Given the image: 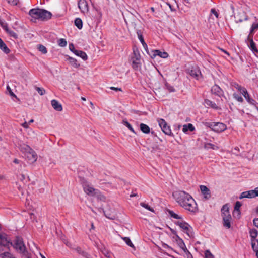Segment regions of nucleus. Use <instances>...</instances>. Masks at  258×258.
<instances>
[{
    "mask_svg": "<svg viewBox=\"0 0 258 258\" xmlns=\"http://www.w3.org/2000/svg\"><path fill=\"white\" fill-rule=\"evenodd\" d=\"M176 202L185 209L196 213L198 209L197 204L192 197L183 191H177L173 193Z\"/></svg>",
    "mask_w": 258,
    "mask_h": 258,
    "instance_id": "nucleus-1",
    "label": "nucleus"
},
{
    "mask_svg": "<svg viewBox=\"0 0 258 258\" xmlns=\"http://www.w3.org/2000/svg\"><path fill=\"white\" fill-rule=\"evenodd\" d=\"M30 16L35 19L47 20L51 18V13L45 10L39 8L31 9L29 12Z\"/></svg>",
    "mask_w": 258,
    "mask_h": 258,
    "instance_id": "nucleus-2",
    "label": "nucleus"
},
{
    "mask_svg": "<svg viewBox=\"0 0 258 258\" xmlns=\"http://www.w3.org/2000/svg\"><path fill=\"white\" fill-rule=\"evenodd\" d=\"M206 126L216 132H221L226 129V125L221 122H205Z\"/></svg>",
    "mask_w": 258,
    "mask_h": 258,
    "instance_id": "nucleus-3",
    "label": "nucleus"
},
{
    "mask_svg": "<svg viewBox=\"0 0 258 258\" xmlns=\"http://www.w3.org/2000/svg\"><path fill=\"white\" fill-rule=\"evenodd\" d=\"M131 61L132 67L135 70H139L141 68V57L138 51H134Z\"/></svg>",
    "mask_w": 258,
    "mask_h": 258,
    "instance_id": "nucleus-4",
    "label": "nucleus"
},
{
    "mask_svg": "<svg viewBox=\"0 0 258 258\" xmlns=\"http://www.w3.org/2000/svg\"><path fill=\"white\" fill-rule=\"evenodd\" d=\"M82 186L84 191L89 196H94L98 193V189L94 188L87 181L83 182Z\"/></svg>",
    "mask_w": 258,
    "mask_h": 258,
    "instance_id": "nucleus-5",
    "label": "nucleus"
},
{
    "mask_svg": "<svg viewBox=\"0 0 258 258\" xmlns=\"http://www.w3.org/2000/svg\"><path fill=\"white\" fill-rule=\"evenodd\" d=\"M14 247L20 252H24L25 250V246L23 243L22 238L21 237H16L15 239Z\"/></svg>",
    "mask_w": 258,
    "mask_h": 258,
    "instance_id": "nucleus-6",
    "label": "nucleus"
},
{
    "mask_svg": "<svg viewBox=\"0 0 258 258\" xmlns=\"http://www.w3.org/2000/svg\"><path fill=\"white\" fill-rule=\"evenodd\" d=\"M176 224L178 225L189 236L191 235L189 233V225L185 222L182 219L178 220L176 222Z\"/></svg>",
    "mask_w": 258,
    "mask_h": 258,
    "instance_id": "nucleus-7",
    "label": "nucleus"
},
{
    "mask_svg": "<svg viewBox=\"0 0 258 258\" xmlns=\"http://www.w3.org/2000/svg\"><path fill=\"white\" fill-rule=\"evenodd\" d=\"M222 216L223 226L226 228L229 229L231 227V222L232 220L231 215L226 213L225 215H222Z\"/></svg>",
    "mask_w": 258,
    "mask_h": 258,
    "instance_id": "nucleus-8",
    "label": "nucleus"
},
{
    "mask_svg": "<svg viewBox=\"0 0 258 258\" xmlns=\"http://www.w3.org/2000/svg\"><path fill=\"white\" fill-rule=\"evenodd\" d=\"M241 94L249 104L254 105L256 107V109L258 111V103L254 99L250 97L246 89L243 90V91L242 92Z\"/></svg>",
    "mask_w": 258,
    "mask_h": 258,
    "instance_id": "nucleus-9",
    "label": "nucleus"
},
{
    "mask_svg": "<svg viewBox=\"0 0 258 258\" xmlns=\"http://www.w3.org/2000/svg\"><path fill=\"white\" fill-rule=\"evenodd\" d=\"M78 5L81 12L84 13L88 11V5L86 0H79L78 3Z\"/></svg>",
    "mask_w": 258,
    "mask_h": 258,
    "instance_id": "nucleus-10",
    "label": "nucleus"
},
{
    "mask_svg": "<svg viewBox=\"0 0 258 258\" xmlns=\"http://www.w3.org/2000/svg\"><path fill=\"white\" fill-rule=\"evenodd\" d=\"M235 18L236 23L241 22L243 20H247L248 19L245 12L242 10L238 12Z\"/></svg>",
    "mask_w": 258,
    "mask_h": 258,
    "instance_id": "nucleus-11",
    "label": "nucleus"
},
{
    "mask_svg": "<svg viewBox=\"0 0 258 258\" xmlns=\"http://www.w3.org/2000/svg\"><path fill=\"white\" fill-rule=\"evenodd\" d=\"M189 73L191 76L197 79H199L201 75V72L197 67H191L189 69Z\"/></svg>",
    "mask_w": 258,
    "mask_h": 258,
    "instance_id": "nucleus-12",
    "label": "nucleus"
},
{
    "mask_svg": "<svg viewBox=\"0 0 258 258\" xmlns=\"http://www.w3.org/2000/svg\"><path fill=\"white\" fill-rule=\"evenodd\" d=\"M200 188L204 199L205 200L209 199L211 197V192L208 187L205 185H201Z\"/></svg>",
    "mask_w": 258,
    "mask_h": 258,
    "instance_id": "nucleus-13",
    "label": "nucleus"
},
{
    "mask_svg": "<svg viewBox=\"0 0 258 258\" xmlns=\"http://www.w3.org/2000/svg\"><path fill=\"white\" fill-rule=\"evenodd\" d=\"M249 234L251 238V245H253V244H256V238L258 235V231L255 229H250L249 230Z\"/></svg>",
    "mask_w": 258,
    "mask_h": 258,
    "instance_id": "nucleus-14",
    "label": "nucleus"
},
{
    "mask_svg": "<svg viewBox=\"0 0 258 258\" xmlns=\"http://www.w3.org/2000/svg\"><path fill=\"white\" fill-rule=\"evenodd\" d=\"M26 156L28 160L32 162L36 161L37 159V154L33 149H32L31 151L27 152Z\"/></svg>",
    "mask_w": 258,
    "mask_h": 258,
    "instance_id": "nucleus-15",
    "label": "nucleus"
},
{
    "mask_svg": "<svg viewBox=\"0 0 258 258\" xmlns=\"http://www.w3.org/2000/svg\"><path fill=\"white\" fill-rule=\"evenodd\" d=\"M204 105L206 107H211L216 110L220 109L215 103L208 99H205L204 100Z\"/></svg>",
    "mask_w": 258,
    "mask_h": 258,
    "instance_id": "nucleus-16",
    "label": "nucleus"
},
{
    "mask_svg": "<svg viewBox=\"0 0 258 258\" xmlns=\"http://www.w3.org/2000/svg\"><path fill=\"white\" fill-rule=\"evenodd\" d=\"M51 104L53 108L57 111H61L62 110V106L60 103L56 100L53 99L51 101Z\"/></svg>",
    "mask_w": 258,
    "mask_h": 258,
    "instance_id": "nucleus-17",
    "label": "nucleus"
},
{
    "mask_svg": "<svg viewBox=\"0 0 258 258\" xmlns=\"http://www.w3.org/2000/svg\"><path fill=\"white\" fill-rule=\"evenodd\" d=\"M10 244L9 240L7 239V235L3 233L0 234V244L6 246Z\"/></svg>",
    "mask_w": 258,
    "mask_h": 258,
    "instance_id": "nucleus-18",
    "label": "nucleus"
},
{
    "mask_svg": "<svg viewBox=\"0 0 258 258\" xmlns=\"http://www.w3.org/2000/svg\"><path fill=\"white\" fill-rule=\"evenodd\" d=\"M75 251L79 254L86 258H91L90 255L86 251L83 250L81 247H77L75 248Z\"/></svg>",
    "mask_w": 258,
    "mask_h": 258,
    "instance_id": "nucleus-19",
    "label": "nucleus"
},
{
    "mask_svg": "<svg viewBox=\"0 0 258 258\" xmlns=\"http://www.w3.org/2000/svg\"><path fill=\"white\" fill-rule=\"evenodd\" d=\"M74 53L77 55L81 58H82L84 60H86L88 58V56L86 53L81 50H74Z\"/></svg>",
    "mask_w": 258,
    "mask_h": 258,
    "instance_id": "nucleus-20",
    "label": "nucleus"
},
{
    "mask_svg": "<svg viewBox=\"0 0 258 258\" xmlns=\"http://www.w3.org/2000/svg\"><path fill=\"white\" fill-rule=\"evenodd\" d=\"M104 214L105 217L109 219L114 220L116 218V214L113 211L109 212L106 210L104 211Z\"/></svg>",
    "mask_w": 258,
    "mask_h": 258,
    "instance_id": "nucleus-21",
    "label": "nucleus"
},
{
    "mask_svg": "<svg viewBox=\"0 0 258 258\" xmlns=\"http://www.w3.org/2000/svg\"><path fill=\"white\" fill-rule=\"evenodd\" d=\"M211 92L213 94L220 95L222 93V91L219 86L215 85L212 87Z\"/></svg>",
    "mask_w": 258,
    "mask_h": 258,
    "instance_id": "nucleus-22",
    "label": "nucleus"
},
{
    "mask_svg": "<svg viewBox=\"0 0 258 258\" xmlns=\"http://www.w3.org/2000/svg\"><path fill=\"white\" fill-rule=\"evenodd\" d=\"M159 56L160 57L166 58L168 57V54L166 52H161L159 50H156L154 51V56Z\"/></svg>",
    "mask_w": 258,
    "mask_h": 258,
    "instance_id": "nucleus-23",
    "label": "nucleus"
},
{
    "mask_svg": "<svg viewBox=\"0 0 258 258\" xmlns=\"http://www.w3.org/2000/svg\"><path fill=\"white\" fill-rule=\"evenodd\" d=\"M0 49L5 53L8 54L10 52V49L7 47L5 43L0 38Z\"/></svg>",
    "mask_w": 258,
    "mask_h": 258,
    "instance_id": "nucleus-24",
    "label": "nucleus"
},
{
    "mask_svg": "<svg viewBox=\"0 0 258 258\" xmlns=\"http://www.w3.org/2000/svg\"><path fill=\"white\" fill-rule=\"evenodd\" d=\"M20 149L21 151L26 153V154L27 153V152L31 151L32 149L29 146L25 144L20 145Z\"/></svg>",
    "mask_w": 258,
    "mask_h": 258,
    "instance_id": "nucleus-25",
    "label": "nucleus"
},
{
    "mask_svg": "<svg viewBox=\"0 0 258 258\" xmlns=\"http://www.w3.org/2000/svg\"><path fill=\"white\" fill-rule=\"evenodd\" d=\"M167 212L168 214L172 218L178 219L179 220H181L182 219V216L181 215H179L175 213L173 211L170 210H167Z\"/></svg>",
    "mask_w": 258,
    "mask_h": 258,
    "instance_id": "nucleus-26",
    "label": "nucleus"
},
{
    "mask_svg": "<svg viewBox=\"0 0 258 258\" xmlns=\"http://www.w3.org/2000/svg\"><path fill=\"white\" fill-rule=\"evenodd\" d=\"M68 60L70 63L74 67L77 68L80 66V64L78 63L77 60L72 57H69Z\"/></svg>",
    "mask_w": 258,
    "mask_h": 258,
    "instance_id": "nucleus-27",
    "label": "nucleus"
},
{
    "mask_svg": "<svg viewBox=\"0 0 258 258\" xmlns=\"http://www.w3.org/2000/svg\"><path fill=\"white\" fill-rule=\"evenodd\" d=\"M188 130L190 131L195 130V127L192 124L188 123V124H185L183 126L182 131L183 132L186 133Z\"/></svg>",
    "mask_w": 258,
    "mask_h": 258,
    "instance_id": "nucleus-28",
    "label": "nucleus"
},
{
    "mask_svg": "<svg viewBox=\"0 0 258 258\" xmlns=\"http://www.w3.org/2000/svg\"><path fill=\"white\" fill-rule=\"evenodd\" d=\"M140 130L142 132L145 134H148L150 131V127L144 123H141L140 124Z\"/></svg>",
    "mask_w": 258,
    "mask_h": 258,
    "instance_id": "nucleus-29",
    "label": "nucleus"
},
{
    "mask_svg": "<svg viewBox=\"0 0 258 258\" xmlns=\"http://www.w3.org/2000/svg\"><path fill=\"white\" fill-rule=\"evenodd\" d=\"M176 241L178 245L181 249H182L183 248L185 247V244L184 242H183V240L181 238H180L178 235H176Z\"/></svg>",
    "mask_w": 258,
    "mask_h": 258,
    "instance_id": "nucleus-30",
    "label": "nucleus"
},
{
    "mask_svg": "<svg viewBox=\"0 0 258 258\" xmlns=\"http://www.w3.org/2000/svg\"><path fill=\"white\" fill-rule=\"evenodd\" d=\"M161 129L165 134L170 136L172 135L170 127L169 126L167 125V124H166V125L163 126V127Z\"/></svg>",
    "mask_w": 258,
    "mask_h": 258,
    "instance_id": "nucleus-31",
    "label": "nucleus"
},
{
    "mask_svg": "<svg viewBox=\"0 0 258 258\" xmlns=\"http://www.w3.org/2000/svg\"><path fill=\"white\" fill-rule=\"evenodd\" d=\"M231 86L234 88H235L236 89H237L239 91H240L241 92V93H242V92L243 91V90H245V88L241 87L240 85H238L237 83H236V82H232L231 84Z\"/></svg>",
    "mask_w": 258,
    "mask_h": 258,
    "instance_id": "nucleus-32",
    "label": "nucleus"
},
{
    "mask_svg": "<svg viewBox=\"0 0 258 258\" xmlns=\"http://www.w3.org/2000/svg\"><path fill=\"white\" fill-rule=\"evenodd\" d=\"M75 24L78 29H82L83 26L82 21L80 18H77L75 19Z\"/></svg>",
    "mask_w": 258,
    "mask_h": 258,
    "instance_id": "nucleus-33",
    "label": "nucleus"
},
{
    "mask_svg": "<svg viewBox=\"0 0 258 258\" xmlns=\"http://www.w3.org/2000/svg\"><path fill=\"white\" fill-rule=\"evenodd\" d=\"M122 239L125 241L127 245H128L131 247L133 248L134 250H135V246L132 243L130 239L128 237H122Z\"/></svg>",
    "mask_w": 258,
    "mask_h": 258,
    "instance_id": "nucleus-34",
    "label": "nucleus"
},
{
    "mask_svg": "<svg viewBox=\"0 0 258 258\" xmlns=\"http://www.w3.org/2000/svg\"><path fill=\"white\" fill-rule=\"evenodd\" d=\"M250 47L253 52L256 53L258 52L255 44L252 39H250Z\"/></svg>",
    "mask_w": 258,
    "mask_h": 258,
    "instance_id": "nucleus-35",
    "label": "nucleus"
},
{
    "mask_svg": "<svg viewBox=\"0 0 258 258\" xmlns=\"http://www.w3.org/2000/svg\"><path fill=\"white\" fill-rule=\"evenodd\" d=\"M6 32L11 37H12L15 39L18 38L17 34L13 31L8 29V30L6 31Z\"/></svg>",
    "mask_w": 258,
    "mask_h": 258,
    "instance_id": "nucleus-36",
    "label": "nucleus"
},
{
    "mask_svg": "<svg viewBox=\"0 0 258 258\" xmlns=\"http://www.w3.org/2000/svg\"><path fill=\"white\" fill-rule=\"evenodd\" d=\"M93 197H97L98 199H99L101 201H104L105 200V197L103 195L101 194V193L99 190H98V193L97 194H95Z\"/></svg>",
    "mask_w": 258,
    "mask_h": 258,
    "instance_id": "nucleus-37",
    "label": "nucleus"
},
{
    "mask_svg": "<svg viewBox=\"0 0 258 258\" xmlns=\"http://www.w3.org/2000/svg\"><path fill=\"white\" fill-rule=\"evenodd\" d=\"M102 253L105 256L108 258H111L110 252L108 250L106 249L105 248L101 250Z\"/></svg>",
    "mask_w": 258,
    "mask_h": 258,
    "instance_id": "nucleus-38",
    "label": "nucleus"
},
{
    "mask_svg": "<svg viewBox=\"0 0 258 258\" xmlns=\"http://www.w3.org/2000/svg\"><path fill=\"white\" fill-rule=\"evenodd\" d=\"M38 49L43 54H46L47 52V49L44 45L41 44L39 45L38 46Z\"/></svg>",
    "mask_w": 258,
    "mask_h": 258,
    "instance_id": "nucleus-39",
    "label": "nucleus"
},
{
    "mask_svg": "<svg viewBox=\"0 0 258 258\" xmlns=\"http://www.w3.org/2000/svg\"><path fill=\"white\" fill-rule=\"evenodd\" d=\"M222 215H225V213H227L230 214L229 211V207L227 205H224L221 209Z\"/></svg>",
    "mask_w": 258,
    "mask_h": 258,
    "instance_id": "nucleus-40",
    "label": "nucleus"
},
{
    "mask_svg": "<svg viewBox=\"0 0 258 258\" xmlns=\"http://www.w3.org/2000/svg\"><path fill=\"white\" fill-rule=\"evenodd\" d=\"M58 43L60 46L64 47L67 45V42L64 39L61 38L58 40Z\"/></svg>",
    "mask_w": 258,
    "mask_h": 258,
    "instance_id": "nucleus-41",
    "label": "nucleus"
},
{
    "mask_svg": "<svg viewBox=\"0 0 258 258\" xmlns=\"http://www.w3.org/2000/svg\"><path fill=\"white\" fill-rule=\"evenodd\" d=\"M233 96L235 99H236L237 101H238L239 102L241 103L243 101V98L241 96L238 95L236 93H234L233 94Z\"/></svg>",
    "mask_w": 258,
    "mask_h": 258,
    "instance_id": "nucleus-42",
    "label": "nucleus"
},
{
    "mask_svg": "<svg viewBox=\"0 0 258 258\" xmlns=\"http://www.w3.org/2000/svg\"><path fill=\"white\" fill-rule=\"evenodd\" d=\"M158 122L159 125L160 126L161 128H163V126H164L165 125H166V124H167V123L165 121V120L164 119H161V118L158 119Z\"/></svg>",
    "mask_w": 258,
    "mask_h": 258,
    "instance_id": "nucleus-43",
    "label": "nucleus"
},
{
    "mask_svg": "<svg viewBox=\"0 0 258 258\" xmlns=\"http://www.w3.org/2000/svg\"><path fill=\"white\" fill-rule=\"evenodd\" d=\"M123 123L124 125H125L131 132L135 133V132L131 125L126 120H123Z\"/></svg>",
    "mask_w": 258,
    "mask_h": 258,
    "instance_id": "nucleus-44",
    "label": "nucleus"
},
{
    "mask_svg": "<svg viewBox=\"0 0 258 258\" xmlns=\"http://www.w3.org/2000/svg\"><path fill=\"white\" fill-rule=\"evenodd\" d=\"M140 205L142 207L147 209V210H148L152 212H154L153 209L152 208H151L150 206H149L148 204H147L145 203H143V202L141 203Z\"/></svg>",
    "mask_w": 258,
    "mask_h": 258,
    "instance_id": "nucleus-45",
    "label": "nucleus"
},
{
    "mask_svg": "<svg viewBox=\"0 0 258 258\" xmlns=\"http://www.w3.org/2000/svg\"><path fill=\"white\" fill-rule=\"evenodd\" d=\"M257 244H253L252 245V249L256 252V256L258 258V240H256Z\"/></svg>",
    "mask_w": 258,
    "mask_h": 258,
    "instance_id": "nucleus-46",
    "label": "nucleus"
},
{
    "mask_svg": "<svg viewBox=\"0 0 258 258\" xmlns=\"http://www.w3.org/2000/svg\"><path fill=\"white\" fill-rule=\"evenodd\" d=\"M205 258H215L214 256L211 253V252L209 250H205Z\"/></svg>",
    "mask_w": 258,
    "mask_h": 258,
    "instance_id": "nucleus-47",
    "label": "nucleus"
},
{
    "mask_svg": "<svg viewBox=\"0 0 258 258\" xmlns=\"http://www.w3.org/2000/svg\"><path fill=\"white\" fill-rule=\"evenodd\" d=\"M247 192V198H252L255 197V194L253 190L246 191Z\"/></svg>",
    "mask_w": 258,
    "mask_h": 258,
    "instance_id": "nucleus-48",
    "label": "nucleus"
},
{
    "mask_svg": "<svg viewBox=\"0 0 258 258\" xmlns=\"http://www.w3.org/2000/svg\"><path fill=\"white\" fill-rule=\"evenodd\" d=\"M36 90L40 95H43L45 93V90L40 87H36Z\"/></svg>",
    "mask_w": 258,
    "mask_h": 258,
    "instance_id": "nucleus-49",
    "label": "nucleus"
},
{
    "mask_svg": "<svg viewBox=\"0 0 258 258\" xmlns=\"http://www.w3.org/2000/svg\"><path fill=\"white\" fill-rule=\"evenodd\" d=\"M2 258H11L13 255L9 252H4L1 254Z\"/></svg>",
    "mask_w": 258,
    "mask_h": 258,
    "instance_id": "nucleus-50",
    "label": "nucleus"
},
{
    "mask_svg": "<svg viewBox=\"0 0 258 258\" xmlns=\"http://www.w3.org/2000/svg\"><path fill=\"white\" fill-rule=\"evenodd\" d=\"M0 25L2 27V28L6 31L9 29L8 27V25L7 23L3 22L0 19Z\"/></svg>",
    "mask_w": 258,
    "mask_h": 258,
    "instance_id": "nucleus-51",
    "label": "nucleus"
},
{
    "mask_svg": "<svg viewBox=\"0 0 258 258\" xmlns=\"http://www.w3.org/2000/svg\"><path fill=\"white\" fill-rule=\"evenodd\" d=\"M138 38H139L140 41H141V42L142 43V44H143V45L144 46H147V45L144 40V38H143V36L141 34H140L139 33H138Z\"/></svg>",
    "mask_w": 258,
    "mask_h": 258,
    "instance_id": "nucleus-52",
    "label": "nucleus"
},
{
    "mask_svg": "<svg viewBox=\"0 0 258 258\" xmlns=\"http://www.w3.org/2000/svg\"><path fill=\"white\" fill-rule=\"evenodd\" d=\"M241 206V204L240 202L237 201L235 203V205L234 207V210H236L237 212H238V210H240V208Z\"/></svg>",
    "mask_w": 258,
    "mask_h": 258,
    "instance_id": "nucleus-53",
    "label": "nucleus"
},
{
    "mask_svg": "<svg viewBox=\"0 0 258 258\" xmlns=\"http://www.w3.org/2000/svg\"><path fill=\"white\" fill-rule=\"evenodd\" d=\"M257 29H258V23L256 24H253L252 25V26L251 28L250 33H253V32L254 30H257Z\"/></svg>",
    "mask_w": 258,
    "mask_h": 258,
    "instance_id": "nucleus-54",
    "label": "nucleus"
},
{
    "mask_svg": "<svg viewBox=\"0 0 258 258\" xmlns=\"http://www.w3.org/2000/svg\"><path fill=\"white\" fill-rule=\"evenodd\" d=\"M166 88L168 90V91L170 92H174L175 89L173 87L170 86L168 84L166 83L165 84Z\"/></svg>",
    "mask_w": 258,
    "mask_h": 258,
    "instance_id": "nucleus-55",
    "label": "nucleus"
},
{
    "mask_svg": "<svg viewBox=\"0 0 258 258\" xmlns=\"http://www.w3.org/2000/svg\"><path fill=\"white\" fill-rule=\"evenodd\" d=\"M8 3L12 5H17L19 3V0H7Z\"/></svg>",
    "mask_w": 258,
    "mask_h": 258,
    "instance_id": "nucleus-56",
    "label": "nucleus"
},
{
    "mask_svg": "<svg viewBox=\"0 0 258 258\" xmlns=\"http://www.w3.org/2000/svg\"><path fill=\"white\" fill-rule=\"evenodd\" d=\"M7 91L9 92V94L12 96V97H16V96L15 95V94L12 92L11 88L9 87V86H7Z\"/></svg>",
    "mask_w": 258,
    "mask_h": 258,
    "instance_id": "nucleus-57",
    "label": "nucleus"
},
{
    "mask_svg": "<svg viewBox=\"0 0 258 258\" xmlns=\"http://www.w3.org/2000/svg\"><path fill=\"white\" fill-rule=\"evenodd\" d=\"M206 148H212L213 149H217V147L216 146H215L213 144H210V143L207 144L206 145Z\"/></svg>",
    "mask_w": 258,
    "mask_h": 258,
    "instance_id": "nucleus-58",
    "label": "nucleus"
},
{
    "mask_svg": "<svg viewBox=\"0 0 258 258\" xmlns=\"http://www.w3.org/2000/svg\"><path fill=\"white\" fill-rule=\"evenodd\" d=\"M240 210H238V212H237L236 210H234V212H233L234 217H236L239 218L240 217Z\"/></svg>",
    "mask_w": 258,
    "mask_h": 258,
    "instance_id": "nucleus-59",
    "label": "nucleus"
},
{
    "mask_svg": "<svg viewBox=\"0 0 258 258\" xmlns=\"http://www.w3.org/2000/svg\"><path fill=\"white\" fill-rule=\"evenodd\" d=\"M211 13L212 14H213L217 18H218V16H219L218 14L215 9H214V8L212 9L211 10Z\"/></svg>",
    "mask_w": 258,
    "mask_h": 258,
    "instance_id": "nucleus-60",
    "label": "nucleus"
},
{
    "mask_svg": "<svg viewBox=\"0 0 258 258\" xmlns=\"http://www.w3.org/2000/svg\"><path fill=\"white\" fill-rule=\"evenodd\" d=\"M247 192L245 191V192H243L241 194L240 197H239V199H242L243 198H247Z\"/></svg>",
    "mask_w": 258,
    "mask_h": 258,
    "instance_id": "nucleus-61",
    "label": "nucleus"
},
{
    "mask_svg": "<svg viewBox=\"0 0 258 258\" xmlns=\"http://www.w3.org/2000/svg\"><path fill=\"white\" fill-rule=\"evenodd\" d=\"M110 89L112 90H114L115 91H121L122 92V90L121 88H117V87H110Z\"/></svg>",
    "mask_w": 258,
    "mask_h": 258,
    "instance_id": "nucleus-62",
    "label": "nucleus"
},
{
    "mask_svg": "<svg viewBox=\"0 0 258 258\" xmlns=\"http://www.w3.org/2000/svg\"><path fill=\"white\" fill-rule=\"evenodd\" d=\"M69 47L70 50L74 53V50H76L74 48V45L72 43L70 44Z\"/></svg>",
    "mask_w": 258,
    "mask_h": 258,
    "instance_id": "nucleus-63",
    "label": "nucleus"
},
{
    "mask_svg": "<svg viewBox=\"0 0 258 258\" xmlns=\"http://www.w3.org/2000/svg\"><path fill=\"white\" fill-rule=\"evenodd\" d=\"M253 224L258 228V218H255L253 220Z\"/></svg>",
    "mask_w": 258,
    "mask_h": 258,
    "instance_id": "nucleus-64",
    "label": "nucleus"
}]
</instances>
